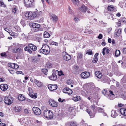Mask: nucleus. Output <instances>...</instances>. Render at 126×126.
<instances>
[{"label":"nucleus","instance_id":"f257e3e1","mask_svg":"<svg viewBox=\"0 0 126 126\" xmlns=\"http://www.w3.org/2000/svg\"><path fill=\"white\" fill-rule=\"evenodd\" d=\"M14 45H12L13 48V51L14 53H17V54H20L23 53V48L19 47L20 45L16 44Z\"/></svg>","mask_w":126,"mask_h":126},{"label":"nucleus","instance_id":"f03ea898","mask_svg":"<svg viewBox=\"0 0 126 126\" xmlns=\"http://www.w3.org/2000/svg\"><path fill=\"white\" fill-rule=\"evenodd\" d=\"M44 116L48 119L53 118V113L49 110H46L44 112Z\"/></svg>","mask_w":126,"mask_h":126},{"label":"nucleus","instance_id":"7ed1b4c3","mask_svg":"<svg viewBox=\"0 0 126 126\" xmlns=\"http://www.w3.org/2000/svg\"><path fill=\"white\" fill-rule=\"evenodd\" d=\"M13 101V98L9 96H6L4 98V101L6 104L8 105L12 104Z\"/></svg>","mask_w":126,"mask_h":126},{"label":"nucleus","instance_id":"20e7f679","mask_svg":"<svg viewBox=\"0 0 126 126\" xmlns=\"http://www.w3.org/2000/svg\"><path fill=\"white\" fill-rule=\"evenodd\" d=\"M33 12H27L25 14L26 19L30 20H32L34 19Z\"/></svg>","mask_w":126,"mask_h":126},{"label":"nucleus","instance_id":"39448f33","mask_svg":"<svg viewBox=\"0 0 126 126\" xmlns=\"http://www.w3.org/2000/svg\"><path fill=\"white\" fill-rule=\"evenodd\" d=\"M24 2L25 7H31L32 6V3L33 2V0H24Z\"/></svg>","mask_w":126,"mask_h":126},{"label":"nucleus","instance_id":"423d86ee","mask_svg":"<svg viewBox=\"0 0 126 126\" xmlns=\"http://www.w3.org/2000/svg\"><path fill=\"white\" fill-rule=\"evenodd\" d=\"M32 110L34 114L36 115H39L41 113L40 109L37 107H33L32 108Z\"/></svg>","mask_w":126,"mask_h":126},{"label":"nucleus","instance_id":"0eeeda50","mask_svg":"<svg viewBox=\"0 0 126 126\" xmlns=\"http://www.w3.org/2000/svg\"><path fill=\"white\" fill-rule=\"evenodd\" d=\"M81 76L83 79L88 78L90 75V73L87 71H85L82 73L80 74Z\"/></svg>","mask_w":126,"mask_h":126},{"label":"nucleus","instance_id":"6e6552de","mask_svg":"<svg viewBox=\"0 0 126 126\" xmlns=\"http://www.w3.org/2000/svg\"><path fill=\"white\" fill-rule=\"evenodd\" d=\"M88 9V8L84 5H82L79 8V11L83 13H85Z\"/></svg>","mask_w":126,"mask_h":126},{"label":"nucleus","instance_id":"1a4fd4ad","mask_svg":"<svg viewBox=\"0 0 126 126\" xmlns=\"http://www.w3.org/2000/svg\"><path fill=\"white\" fill-rule=\"evenodd\" d=\"M63 59L65 60H69L71 58V56L65 52H64L63 53Z\"/></svg>","mask_w":126,"mask_h":126},{"label":"nucleus","instance_id":"9d476101","mask_svg":"<svg viewBox=\"0 0 126 126\" xmlns=\"http://www.w3.org/2000/svg\"><path fill=\"white\" fill-rule=\"evenodd\" d=\"M30 25L31 26L32 28H35L36 31H38L39 30L38 28L40 27V25L39 24L34 23H30Z\"/></svg>","mask_w":126,"mask_h":126},{"label":"nucleus","instance_id":"9b49d317","mask_svg":"<svg viewBox=\"0 0 126 126\" xmlns=\"http://www.w3.org/2000/svg\"><path fill=\"white\" fill-rule=\"evenodd\" d=\"M48 87L49 90L51 91H53L56 90L57 88V86L56 84H49Z\"/></svg>","mask_w":126,"mask_h":126},{"label":"nucleus","instance_id":"f8f14e48","mask_svg":"<svg viewBox=\"0 0 126 126\" xmlns=\"http://www.w3.org/2000/svg\"><path fill=\"white\" fill-rule=\"evenodd\" d=\"M109 92L110 94H109L107 96V97L110 100H113L115 97L114 94L113 93V91L111 90H110L109 91Z\"/></svg>","mask_w":126,"mask_h":126},{"label":"nucleus","instance_id":"ddd939ff","mask_svg":"<svg viewBox=\"0 0 126 126\" xmlns=\"http://www.w3.org/2000/svg\"><path fill=\"white\" fill-rule=\"evenodd\" d=\"M33 15L34 18L36 17H38L41 16L42 15V12L41 11H35L33 12Z\"/></svg>","mask_w":126,"mask_h":126},{"label":"nucleus","instance_id":"4468645a","mask_svg":"<svg viewBox=\"0 0 126 126\" xmlns=\"http://www.w3.org/2000/svg\"><path fill=\"white\" fill-rule=\"evenodd\" d=\"M63 92L65 93H67L68 94H72L73 91L71 89L68 88H64L63 90Z\"/></svg>","mask_w":126,"mask_h":126},{"label":"nucleus","instance_id":"2eb2a0df","mask_svg":"<svg viewBox=\"0 0 126 126\" xmlns=\"http://www.w3.org/2000/svg\"><path fill=\"white\" fill-rule=\"evenodd\" d=\"M28 119V118H22L21 120V122L22 123V124L26 125H28L30 122H31L29 120L28 121H27Z\"/></svg>","mask_w":126,"mask_h":126},{"label":"nucleus","instance_id":"dca6fc26","mask_svg":"<svg viewBox=\"0 0 126 126\" xmlns=\"http://www.w3.org/2000/svg\"><path fill=\"white\" fill-rule=\"evenodd\" d=\"M49 103L50 105L52 107H56L57 106V103L52 99L49 100Z\"/></svg>","mask_w":126,"mask_h":126},{"label":"nucleus","instance_id":"f3484780","mask_svg":"<svg viewBox=\"0 0 126 126\" xmlns=\"http://www.w3.org/2000/svg\"><path fill=\"white\" fill-rule=\"evenodd\" d=\"M28 45L29 47L33 51H35L36 50V47L33 44L30 43Z\"/></svg>","mask_w":126,"mask_h":126},{"label":"nucleus","instance_id":"a211bd4d","mask_svg":"<svg viewBox=\"0 0 126 126\" xmlns=\"http://www.w3.org/2000/svg\"><path fill=\"white\" fill-rule=\"evenodd\" d=\"M42 48L43 50H46V52H48V51L50 52V49L48 45L46 44L43 45L42 46Z\"/></svg>","mask_w":126,"mask_h":126},{"label":"nucleus","instance_id":"6ab92c4d","mask_svg":"<svg viewBox=\"0 0 126 126\" xmlns=\"http://www.w3.org/2000/svg\"><path fill=\"white\" fill-rule=\"evenodd\" d=\"M107 10L109 11L115 12L117 10L114 7V6L110 5H108L107 7Z\"/></svg>","mask_w":126,"mask_h":126},{"label":"nucleus","instance_id":"aec40b11","mask_svg":"<svg viewBox=\"0 0 126 126\" xmlns=\"http://www.w3.org/2000/svg\"><path fill=\"white\" fill-rule=\"evenodd\" d=\"M28 91L29 92V95L31 97L33 98L34 96L33 94V91L32 89L31 88L29 87L28 88Z\"/></svg>","mask_w":126,"mask_h":126},{"label":"nucleus","instance_id":"412c9836","mask_svg":"<svg viewBox=\"0 0 126 126\" xmlns=\"http://www.w3.org/2000/svg\"><path fill=\"white\" fill-rule=\"evenodd\" d=\"M14 110L15 112H20L22 108L20 106H17L14 107Z\"/></svg>","mask_w":126,"mask_h":126},{"label":"nucleus","instance_id":"4be33fe9","mask_svg":"<svg viewBox=\"0 0 126 126\" xmlns=\"http://www.w3.org/2000/svg\"><path fill=\"white\" fill-rule=\"evenodd\" d=\"M77 59L78 61H81L82 59L83 55L82 53L81 52H78L77 53Z\"/></svg>","mask_w":126,"mask_h":126},{"label":"nucleus","instance_id":"5701e85b","mask_svg":"<svg viewBox=\"0 0 126 126\" xmlns=\"http://www.w3.org/2000/svg\"><path fill=\"white\" fill-rule=\"evenodd\" d=\"M8 88V85L6 84H1L0 86L1 89L3 91H5Z\"/></svg>","mask_w":126,"mask_h":126},{"label":"nucleus","instance_id":"b1692460","mask_svg":"<svg viewBox=\"0 0 126 126\" xmlns=\"http://www.w3.org/2000/svg\"><path fill=\"white\" fill-rule=\"evenodd\" d=\"M120 111L122 115H126V108H121L120 110Z\"/></svg>","mask_w":126,"mask_h":126},{"label":"nucleus","instance_id":"393cba45","mask_svg":"<svg viewBox=\"0 0 126 126\" xmlns=\"http://www.w3.org/2000/svg\"><path fill=\"white\" fill-rule=\"evenodd\" d=\"M34 82L37 85L38 87H41L43 86V83L40 81L36 79H35L34 80Z\"/></svg>","mask_w":126,"mask_h":126},{"label":"nucleus","instance_id":"a878e982","mask_svg":"<svg viewBox=\"0 0 126 126\" xmlns=\"http://www.w3.org/2000/svg\"><path fill=\"white\" fill-rule=\"evenodd\" d=\"M49 78L52 80H55L57 79V76L55 73H53L51 76L49 77Z\"/></svg>","mask_w":126,"mask_h":126},{"label":"nucleus","instance_id":"bb28decb","mask_svg":"<svg viewBox=\"0 0 126 126\" xmlns=\"http://www.w3.org/2000/svg\"><path fill=\"white\" fill-rule=\"evenodd\" d=\"M51 19L54 21L55 22H57L58 19L57 16L55 14H53L51 16Z\"/></svg>","mask_w":126,"mask_h":126},{"label":"nucleus","instance_id":"cd10ccee","mask_svg":"<svg viewBox=\"0 0 126 126\" xmlns=\"http://www.w3.org/2000/svg\"><path fill=\"white\" fill-rule=\"evenodd\" d=\"M95 73L96 76L98 78H100L102 76V74L100 71H96Z\"/></svg>","mask_w":126,"mask_h":126},{"label":"nucleus","instance_id":"c85d7f7f","mask_svg":"<svg viewBox=\"0 0 126 126\" xmlns=\"http://www.w3.org/2000/svg\"><path fill=\"white\" fill-rule=\"evenodd\" d=\"M118 115V114L117 113L116 110H112V114L111 116L113 118H115Z\"/></svg>","mask_w":126,"mask_h":126},{"label":"nucleus","instance_id":"c756f323","mask_svg":"<svg viewBox=\"0 0 126 126\" xmlns=\"http://www.w3.org/2000/svg\"><path fill=\"white\" fill-rule=\"evenodd\" d=\"M91 108L93 110L94 112H95V113L96 111H97L98 107L95 106L94 105H92L91 106Z\"/></svg>","mask_w":126,"mask_h":126},{"label":"nucleus","instance_id":"7c9ffc66","mask_svg":"<svg viewBox=\"0 0 126 126\" xmlns=\"http://www.w3.org/2000/svg\"><path fill=\"white\" fill-rule=\"evenodd\" d=\"M18 99L20 101H23L25 99V97L22 94H20L18 97Z\"/></svg>","mask_w":126,"mask_h":126},{"label":"nucleus","instance_id":"2f4dec72","mask_svg":"<svg viewBox=\"0 0 126 126\" xmlns=\"http://www.w3.org/2000/svg\"><path fill=\"white\" fill-rule=\"evenodd\" d=\"M50 36V35L49 33H48L47 31H45L44 32L43 36L45 38H48Z\"/></svg>","mask_w":126,"mask_h":126},{"label":"nucleus","instance_id":"473e14b6","mask_svg":"<svg viewBox=\"0 0 126 126\" xmlns=\"http://www.w3.org/2000/svg\"><path fill=\"white\" fill-rule=\"evenodd\" d=\"M72 99L74 101L76 102L78 101H79L81 100V98L79 96H78L76 97H74L72 98Z\"/></svg>","mask_w":126,"mask_h":126},{"label":"nucleus","instance_id":"72a5a7b5","mask_svg":"<svg viewBox=\"0 0 126 126\" xmlns=\"http://www.w3.org/2000/svg\"><path fill=\"white\" fill-rule=\"evenodd\" d=\"M43 50V49L42 48H41V49L40 50V52L41 53H43L44 54L46 55H47L50 52L49 51H48V52H47V51H47Z\"/></svg>","mask_w":126,"mask_h":126},{"label":"nucleus","instance_id":"f704fd0d","mask_svg":"<svg viewBox=\"0 0 126 126\" xmlns=\"http://www.w3.org/2000/svg\"><path fill=\"white\" fill-rule=\"evenodd\" d=\"M116 35L118 36H119L121 33V29H119L117 30H116Z\"/></svg>","mask_w":126,"mask_h":126},{"label":"nucleus","instance_id":"c9c22d12","mask_svg":"<svg viewBox=\"0 0 126 126\" xmlns=\"http://www.w3.org/2000/svg\"><path fill=\"white\" fill-rule=\"evenodd\" d=\"M14 29L15 31L17 32H21V30L20 28L18 27L15 26L14 28Z\"/></svg>","mask_w":126,"mask_h":126},{"label":"nucleus","instance_id":"e433bc0d","mask_svg":"<svg viewBox=\"0 0 126 126\" xmlns=\"http://www.w3.org/2000/svg\"><path fill=\"white\" fill-rule=\"evenodd\" d=\"M86 111L89 114V115L90 116L91 118H92L93 117H94V114H92V113L90 111V110H89L88 109Z\"/></svg>","mask_w":126,"mask_h":126},{"label":"nucleus","instance_id":"4c0bfd02","mask_svg":"<svg viewBox=\"0 0 126 126\" xmlns=\"http://www.w3.org/2000/svg\"><path fill=\"white\" fill-rule=\"evenodd\" d=\"M0 6L3 7H6V5L2 1V0H0Z\"/></svg>","mask_w":126,"mask_h":126},{"label":"nucleus","instance_id":"58836bf2","mask_svg":"<svg viewBox=\"0 0 126 126\" xmlns=\"http://www.w3.org/2000/svg\"><path fill=\"white\" fill-rule=\"evenodd\" d=\"M110 80L109 78L105 76L102 78V81L103 82H107V80Z\"/></svg>","mask_w":126,"mask_h":126},{"label":"nucleus","instance_id":"ea45409f","mask_svg":"<svg viewBox=\"0 0 126 126\" xmlns=\"http://www.w3.org/2000/svg\"><path fill=\"white\" fill-rule=\"evenodd\" d=\"M93 32L92 30H89L87 29L85 30L84 32L85 33L89 34H92Z\"/></svg>","mask_w":126,"mask_h":126},{"label":"nucleus","instance_id":"a19ab883","mask_svg":"<svg viewBox=\"0 0 126 126\" xmlns=\"http://www.w3.org/2000/svg\"><path fill=\"white\" fill-rule=\"evenodd\" d=\"M120 50H116L115 52V56L116 57H118L120 55Z\"/></svg>","mask_w":126,"mask_h":126},{"label":"nucleus","instance_id":"79ce46f5","mask_svg":"<svg viewBox=\"0 0 126 126\" xmlns=\"http://www.w3.org/2000/svg\"><path fill=\"white\" fill-rule=\"evenodd\" d=\"M97 111L98 112L103 113L104 112V111L103 109L98 107Z\"/></svg>","mask_w":126,"mask_h":126},{"label":"nucleus","instance_id":"37998d69","mask_svg":"<svg viewBox=\"0 0 126 126\" xmlns=\"http://www.w3.org/2000/svg\"><path fill=\"white\" fill-rule=\"evenodd\" d=\"M74 4L78 5L79 3V1L78 0H71Z\"/></svg>","mask_w":126,"mask_h":126},{"label":"nucleus","instance_id":"c03bdc74","mask_svg":"<svg viewBox=\"0 0 126 126\" xmlns=\"http://www.w3.org/2000/svg\"><path fill=\"white\" fill-rule=\"evenodd\" d=\"M77 123L75 122H72L70 123V126H77Z\"/></svg>","mask_w":126,"mask_h":126},{"label":"nucleus","instance_id":"a18cd8bd","mask_svg":"<svg viewBox=\"0 0 126 126\" xmlns=\"http://www.w3.org/2000/svg\"><path fill=\"white\" fill-rule=\"evenodd\" d=\"M42 71L45 75H47V74L48 70L46 69H42Z\"/></svg>","mask_w":126,"mask_h":126},{"label":"nucleus","instance_id":"49530a36","mask_svg":"<svg viewBox=\"0 0 126 126\" xmlns=\"http://www.w3.org/2000/svg\"><path fill=\"white\" fill-rule=\"evenodd\" d=\"M14 63H8V66L13 69L14 66Z\"/></svg>","mask_w":126,"mask_h":126},{"label":"nucleus","instance_id":"de8ad7c7","mask_svg":"<svg viewBox=\"0 0 126 126\" xmlns=\"http://www.w3.org/2000/svg\"><path fill=\"white\" fill-rule=\"evenodd\" d=\"M98 58H94L93 60L92 61V62L93 63H97V61L98 60Z\"/></svg>","mask_w":126,"mask_h":126},{"label":"nucleus","instance_id":"09e8293b","mask_svg":"<svg viewBox=\"0 0 126 126\" xmlns=\"http://www.w3.org/2000/svg\"><path fill=\"white\" fill-rule=\"evenodd\" d=\"M4 37V36L2 32V30L0 29V37L3 38Z\"/></svg>","mask_w":126,"mask_h":126},{"label":"nucleus","instance_id":"8fccbe9b","mask_svg":"<svg viewBox=\"0 0 126 126\" xmlns=\"http://www.w3.org/2000/svg\"><path fill=\"white\" fill-rule=\"evenodd\" d=\"M46 65L49 68H51L52 67V64L50 63H48L46 64Z\"/></svg>","mask_w":126,"mask_h":126},{"label":"nucleus","instance_id":"3c124183","mask_svg":"<svg viewBox=\"0 0 126 126\" xmlns=\"http://www.w3.org/2000/svg\"><path fill=\"white\" fill-rule=\"evenodd\" d=\"M9 34L11 35V36H14L15 35V33L13 32L12 31H11V32H9Z\"/></svg>","mask_w":126,"mask_h":126},{"label":"nucleus","instance_id":"603ef678","mask_svg":"<svg viewBox=\"0 0 126 126\" xmlns=\"http://www.w3.org/2000/svg\"><path fill=\"white\" fill-rule=\"evenodd\" d=\"M121 21L122 23L123 24L126 23V18H123L122 19Z\"/></svg>","mask_w":126,"mask_h":126},{"label":"nucleus","instance_id":"864d4df0","mask_svg":"<svg viewBox=\"0 0 126 126\" xmlns=\"http://www.w3.org/2000/svg\"><path fill=\"white\" fill-rule=\"evenodd\" d=\"M50 44L51 45H55L56 46H58V44L56 42L54 41L51 42L50 43Z\"/></svg>","mask_w":126,"mask_h":126},{"label":"nucleus","instance_id":"5fc2aeb1","mask_svg":"<svg viewBox=\"0 0 126 126\" xmlns=\"http://www.w3.org/2000/svg\"><path fill=\"white\" fill-rule=\"evenodd\" d=\"M17 8H16L12 9V12L14 13V14L16 13L17 11Z\"/></svg>","mask_w":126,"mask_h":126},{"label":"nucleus","instance_id":"6e6d98bb","mask_svg":"<svg viewBox=\"0 0 126 126\" xmlns=\"http://www.w3.org/2000/svg\"><path fill=\"white\" fill-rule=\"evenodd\" d=\"M14 68L15 69H17L19 68V66L14 63Z\"/></svg>","mask_w":126,"mask_h":126},{"label":"nucleus","instance_id":"4d7b16f0","mask_svg":"<svg viewBox=\"0 0 126 126\" xmlns=\"http://www.w3.org/2000/svg\"><path fill=\"white\" fill-rule=\"evenodd\" d=\"M87 54H88L89 55H91L92 54V51L91 50H88L87 51Z\"/></svg>","mask_w":126,"mask_h":126},{"label":"nucleus","instance_id":"13d9d810","mask_svg":"<svg viewBox=\"0 0 126 126\" xmlns=\"http://www.w3.org/2000/svg\"><path fill=\"white\" fill-rule=\"evenodd\" d=\"M58 101L59 102L62 103L64 102V101H65L64 99H61V98H59L58 99Z\"/></svg>","mask_w":126,"mask_h":126},{"label":"nucleus","instance_id":"bf43d9fd","mask_svg":"<svg viewBox=\"0 0 126 126\" xmlns=\"http://www.w3.org/2000/svg\"><path fill=\"white\" fill-rule=\"evenodd\" d=\"M116 24L118 27H119L120 26L121 24V22L120 20H118V22L116 23Z\"/></svg>","mask_w":126,"mask_h":126},{"label":"nucleus","instance_id":"052dcab7","mask_svg":"<svg viewBox=\"0 0 126 126\" xmlns=\"http://www.w3.org/2000/svg\"><path fill=\"white\" fill-rule=\"evenodd\" d=\"M72 82V81L71 80H68L67 82V84L68 85H70L71 84Z\"/></svg>","mask_w":126,"mask_h":126},{"label":"nucleus","instance_id":"680f3d73","mask_svg":"<svg viewBox=\"0 0 126 126\" xmlns=\"http://www.w3.org/2000/svg\"><path fill=\"white\" fill-rule=\"evenodd\" d=\"M122 80L123 82H126V77H124L122 79Z\"/></svg>","mask_w":126,"mask_h":126},{"label":"nucleus","instance_id":"e2e57ef3","mask_svg":"<svg viewBox=\"0 0 126 126\" xmlns=\"http://www.w3.org/2000/svg\"><path fill=\"white\" fill-rule=\"evenodd\" d=\"M1 55L2 57H5L7 55L5 52L2 53H1Z\"/></svg>","mask_w":126,"mask_h":126},{"label":"nucleus","instance_id":"0e129e2a","mask_svg":"<svg viewBox=\"0 0 126 126\" xmlns=\"http://www.w3.org/2000/svg\"><path fill=\"white\" fill-rule=\"evenodd\" d=\"M85 104V102L83 100H81L80 104L81 105H84Z\"/></svg>","mask_w":126,"mask_h":126},{"label":"nucleus","instance_id":"69168bd1","mask_svg":"<svg viewBox=\"0 0 126 126\" xmlns=\"http://www.w3.org/2000/svg\"><path fill=\"white\" fill-rule=\"evenodd\" d=\"M24 112L26 114H28L29 113V110L27 109H25L24 110Z\"/></svg>","mask_w":126,"mask_h":126},{"label":"nucleus","instance_id":"338daca9","mask_svg":"<svg viewBox=\"0 0 126 126\" xmlns=\"http://www.w3.org/2000/svg\"><path fill=\"white\" fill-rule=\"evenodd\" d=\"M74 20L75 22L76 23L79 20V19L77 17H74Z\"/></svg>","mask_w":126,"mask_h":126},{"label":"nucleus","instance_id":"774afa93","mask_svg":"<svg viewBox=\"0 0 126 126\" xmlns=\"http://www.w3.org/2000/svg\"><path fill=\"white\" fill-rule=\"evenodd\" d=\"M123 51L124 53L126 54V48H124L123 49Z\"/></svg>","mask_w":126,"mask_h":126}]
</instances>
